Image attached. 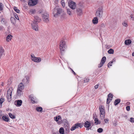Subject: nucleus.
Wrapping results in <instances>:
<instances>
[{
	"label": "nucleus",
	"instance_id": "nucleus-32",
	"mask_svg": "<svg viewBox=\"0 0 134 134\" xmlns=\"http://www.w3.org/2000/svg\"><path fill=\"white\" fill-rule=\"evenodd\" d=\"M8 114L10 118H11L14 119L15 118V116L14 115H13L11 113H9Z\"/></svg>",
	"mask_w": 134,
	"mask_h": 134
},
{
	"label": "nucleus",
	"instance_id": "nucleus-62",
	"mask_svg": "<svg viewBox=\"0 0 134 134\" xmlns=\"http://www.w3.org/2000/svg\"><path fill=\"white\" fill-rule=\"evenodd\" d=\"M21 1H23V2H25V0H20Z\"/></svg>",
	"mask_w": 134,
	"mask_h": 134
},
{
	"label": "nucleus",
	"instance_id": "nucleus-26",
	"mask_svg": "<svg viewBox=\"0 0 134 134\" xmlns=\"http://www.w3.org/2000/svg\"><path fill=\"white\" fill-rule=\"evenodd\" d=\"M106 57L104 56L102 59L101 60V63L102 64H104L106 61Z\"/></svg>",
	"mask_w": 134,
	"mask_h": 134
},
{
	"label": "nucleus",
	"instance_id": "nucleus-34",
	"mask_svg": "<svg viewBox=\"0 0 134 134\" xmlns=\"http://www.w3.org/2000/svg\"><path fill=\"white\" fill-rule=\"evenodd\" d=\"M114 50L112 49H110L108 51V53L110 54H113L114 53Z\"/></svg>",
	"mask_w": 134,
	"mask_h": 134
},
{
	"label": "nucleus",
	"instance_id": "nucleus-35",
	"mask_svg": "<svg viewBox=\"0 0 134 134\" xmlns=\"http://www.w3.org/2000/svg\"><path fill=\"white\" fill-rule=\"evenodd\" d=\"M36 9H31L30 10V13H31V14H34L36 12Z\"/></svg>",
	"mask_w": 134,
	"mask_h": 134
},
{
	"label": "nucleus",
	"instance_id": "nucleus-61",
	"mask_svg": "<svg viewBox=\"0 0 134 134\" xmlns=\"http://www.w3.org/2000/svg\"><path fill=\"white\" fill-rule=\"evenodd\" d=\"M53 134H57V132H53Z\"/></svg>",
	"mask_w": 134,
	"mask_h": 134
},
{
	"label": "nucleus",
	"instance_id": "nucleus-54",
	"mask_svg": "<svg viewBox=\"0 0 134 134\" xmlns=\"http://www.w3.org/2000/svg\"><path fill=\"white\" fill-rule=\"evenodd\" d=\"M99 85H96L94 86V88L95 89H97L98 88Z\"/></svg>",
	"mask_w": 134,
	"mask_h": 134
},
{
	"label": "nucleus",
	"instance_id": "nucleus-37",
	"mask_svg": "<svg viewBox=\"0 0 134 134\" xmlns=\"http://www.w3.org/2000/svg\"><path fill=\"white\" fill-rule=\"evenodd\" d=\"M65 130L67 133L69 132V128L68 126H66L65 127Z\"/></svg>",
	"mask_w": 134,
	"mask_h": 134
},
{
	"label": "nucleus",
	"instance_id": "nucleus-60",
	"mask_svg": "<svg viewBox=\"0 0 134 134\" xmlns=\"http://www.w3.org/2000/svg\"><path fill=\"white\" fill-rule=\"evenodd\" d=\"M106 120V121H108V119H104V121H105ZM105 122H106L105 121Z\"/></svg>",
	"mask_w": 134,
	"mask_h": 134
},
{
	"label": "nucleus",
	"instance_id": "nucleus-8",
	"mask_svg": "<svg viewBox=\"0 0 134 134\" xmlns=\"http://www.w3.org/2000/svg\"><path fill=\"white\" fill-rule=\"evenodd\" d=\"M68 5L69 7L72 9H75L76 7V4L74 2L69 1L68 2Z\"/></svg>",
	"mask_w": 134,
	"mask_h": 134
},
{
	"label": "nucleus",
	"instance_id": "nucleus-23",
	"mask_svg": "<svg viewBox=\"0 0 134 134\" xmlns=\"http://www.w3.org/2000/svg\"><path fill=\"white\" fill-rule=\"evenodd\" d=\"M94 120L95 121V125H97L98 124H100L101 122L100 121H99L98 119L97 118H95Z\"/></svg>",
	"mask_w": 134,
	"mask_h": 134
},
{
	"label": "nucleus",
	"instance_id": "nucleus-48",
	"mask_svg": "<svg viewBox=\"0 0 134 134\" xmlns=\"http://www.w3.org/2000/svg\"><path fill=\"white\" fill-rule=\"evenodd\" d=\"M3 9L2 7V3H0V11H1Z\"/></svg>",
	"mask_w": 134,
	"mask_h": 134
},
{
	"label": "nucleus",
	"instance_id": "nucleus-63",
	"mask_svg": "<svg viewBox=\"0 0 134 134\" xmlns=\"http://www.w3.org/2000/svg\"><path fill=\"white\" fill-rule=\"evenodd\" d=\"M57 134H60L58 132H57Z\"/></svg>",
	"mask_w": 134,
	"mask_h": 134
},
{
	"label": "nucleus",
	"instance_id": "nucleus-42",
	"mask_svg": "<svg viewBox=\"0 0 134 134\" xmlns=\"http://www.w3.org/2000/svg\"><path fill=\"white\" fill-rule=\"evenodd\" d=\"M113 60L112 61H111L108 64V68H109V65H110V66H111L112 65L111 64L113 63Z\"/></svg>",
	"mask_w": 134,
	"mask_h": 134
},
{
	"label": "nucleus",
	"instance_id": "nucleus-44",
	"mask_svg": "<svg viewBox=\"0 0 134 134\" xmlns=\"http://www.w3.org/2000/svg\"><path fill=\"white\" fill-rule=\"evenodd\" d=\"M126 110L128 111H129L130 110V107L129 106H127L126 107Z\"/></svg>",
	"mask_w": 134,
	"mask_h": 134
},
{
	"label": "nucleus",
	"instance_id": "nucleus-20",
	"mask_svg": "<svg viewBox=\"0 0 134 134\" xmlns=\"http://www.w3.org/2000/svg\"><path fill=\"white\" fill-rule=\"evenodd\" d=\"M121 100L120 99H117L115 100L114 102V104L115 105H116L118 104L120 102Z\"/></svg>",
	"mask_w": 134,
	"mask_h": 134
},
{
	"label": "nucleus",
	"instance_id": "nucleus-49",
	"mask_svg": "<svg viewBox=\"0 0 134 134\" xmlns=\"http://www.w3.org/2000/svg\"><path fill=\"white\" fill-rule=\"evenodd\" d=\"M100 26L101 27L104 28L105 27L104 24L103 23H102L100 25Z\"/></svg>",
	"mask_w": 134,
	"mask_h": 134
},
{
	"label": "nucleus",
	"instance_id": "nucleus-53",
	"mask_svg": "<svg viewBox=\"0 0 134 134\" xmlns=\"http://www.w3.org/2000/svg\"><path fill=\"white\" fill-rule=\"evenodd\" d=\"M2 111H0V120L2 119Z\"/></svg>",
	"mask_w": 134,
	"mask_h": 134
},
{
	"label": "nucleus",
	"instance_id": "nucleus-28",
	"mask_svg": "<svg viewBox=\"0 0 134 134\" xmlns=\"http://www.w3.org/2000/svg\"><path fill=\"white\" fill-rule=\"evenodd\" d=\"M12 35H8L7 37L6 38V40L7 41H9L10 40L12 39Z\"/></svg>",
	"mask_w": 134,
	"mask_h": 134
},
{
	"label": "nucleus",
	"instance_id": "nucleus-56",
	"mask_svg": "<svg viewBox=\"0 0 134 134\" xmlns=\"http://www.w3.org/2000/svg\"><path fill=\"white\" fill-rule=\"evenodd\" d=\"M72 72L73 73V74L75 75H76V74L75 73L74 71L72 69Z\"/></svg>",
	"mask_w": 134,
	"mask_h": 134
},
{
	"label": "nucleus",
	"instance_id": "nucleus-11",
	"mask_svg": "<svg viewBox=\"0 0 134 134\" xmlns=\"http://www.w3.org/2000/svg\"><path fill=\"white\" fill-rule=\"evenodd\" d=\"M38 0H31L28 2L29 5L31 6H33L36 5L37 3Z\"/></svg>",
	"mask_w": 134,
	"mask_h": 134
},
{
	"label": "nucleus",
	"instance_id": "nucleus-41",
	"mask_svg": "<svg viewBox=\"0 0 134 134\" xmlns=\"http://www.w3.org/2000/svg\"><path fill=\"white\" fill-rule=\"evenodd\" d=\"M77 125H78V128L79 127L80 128H82L83 127V125L81 124V123H77Z\"/></svg>",
	"mask_w": 134,
	"mask_h": 134
},
{
	"label": "nucleus",
	"instance_id": "nucleus-52",
	"mask_svg": "<svg viewBox=\"0 0 134 134\" xmlns=\"http://www.w3.org/2000/svg\"><path fill=\"white\" fill-rule=\"evenodd\" d=\"M122 24L124 26H126V25H127V24L125 22H124L122 23Z\"/></svg>",
	"mask_w": 134,
	"mask_h": 134
},
{
	"label": "nucleus",
	"instance_id": "nucleus-1",
	"mask_svg": "<svg viewBox=\"0 0 134 134\" xmlns=\"http://www.w3.org/2000/svg\"><path fill=\"white\" fill-rule=\"evenodd\" d=\"M38 16H34V19L32 23L31 24L32 28L36 31H37L38 30V26L37 25V23L41 21Z\"/></svg>",
	"mask_w": 134,
	"mask_h": 134
},
{
	"label": "nucleus",
	"instance_id": "nucleus-25",
	"mask_svg": "<svg viewBox=\"0 0 134 134\" xmlns=\"http://www.w3.org/2000/svg\"><path fill=\"white\" fill-rule=\"evenodd\" d=\"M22 92V90H18L17 89V95L19 96H20L21 95L23 94V93Z\"/></svg>",
	"mask_w": 134,
	"mask_h": 134
},
{
	"label": "nucleus",
	"instance_id": "nucleus-16",
	"mask_svg": "<svg viewBox=\"0 0 134 134\" xmlns=\"http://www.w3.org/2000/svg\"><path fill=\"white\" fill-rule=\"evenodd\" d=\"M24 86L23 83H20L18 85L17 89L22 90L24 89Z\"/></svg>",
	"mask_w": 134,
	"mask_h": 134
},
{
	"label": "nucleus",
	"instance_id": "nucleus-55",
	"mask_svg": "<svg viewBox=\"0 0 134 134\" xmlns=\"http://www.w3.org/2000/svg\"><path fill=\"white\" fill-rule=\"evenodd\" d=\"M62 123V121H58V124L59 125L61 124Z\"/></svg>",
	"mask_w": 134,
	"mask_h": 134
},
{
	"label": "nucleus",
	"instance_id": "nucleus-24",
	"mask_svg": "<svg viewBox=\"0 0 134 134\" xmlns=\"http://www.w3.org/2000/svg\"><path fill=\"white\" fill-rule=\"evenodd\" d=\"M131 41L130 39H128L125 41V45H129L131 44Z\"/></svg>",
	"mask_w": 134,
	"mask_h": 134
},
{
	"label": "nucleus",
	"instance_id": "nucleus-64",
	"mask_svg": "<svg viewBox=\"0 0 134 134\" xmlns=\"http://www.w3.org/2000/svg\"><path fill=\"white\" fill-rule=\"evenodd\" d=\"M94 115H93V119H94V118H95V116H94Z\"/></svg>",
	"mask_w": 134,
	"mask_h": 134
},
{
	"label": "nucleus",
	"instance_id": "nucleus-33",
	"mask_svg": "<svg viewBox=\"0 0 134 134\" xmlns=\"http://www.w3.org/2000/svg\"><path fill=\"white\" fill-rule=\"evenodd\" d=\"M4 51L3 49L0 48V59L1 58L2 55H3V53Z\"/></svg>",
	"mask_w": 134,
	"mask_h": 134
},
{
	"label": "nucleus",
	"instance_id": "nucleus-30",
	"mask_svg": "<svg viewBox=\"0 0 134 134\" xmlns=\"http://www.w3.org/2000/svg\"><path fill=\"white\" fill-rule=\"evenodd\" d=\"M13 9H14V11L17 13H20V10L19 9H18L17 8V7H16L15 6H14L13 7Z\"/></svg>",
	"mask_w": 134,
	"mask_h": 134
},
{
	"label": "nucleus",
	"instance_id": "nucleus-22",
	"mask_svg": "<svg viewBox=\"0 0 134 134\" xmlns=\"http://www.w3.org/2000/svg\"><path fill=\"white\" fill-rule=\"evenodd\" d=\"M64 130L63 127H61L59 129V132L61 134H64Z\"/></svg>",
	"mask_w": 134,
	"mask_h": 134
},
{
	"label": "nucleus",
	"instance_id": "nucleus-57",
	"mask_svg": "<svg viewBox=\"0 0 134 134\" xmlns=\"http://www.w3.org/2000/svg\"><path fill=\"white\" fill-rule=\"evenodd\" d=\"M113 125L114 126H116L117 125V124H116V123H113Z\"/></svg>",
	"mask_w": 134,
	"mask_h": 134
},
{
	"label": "nucleus",
	"instance_id": "nucleus-29",
	"mask_svg": "<svg viewBox=\"0 0 134 134\" xmlns=\"http://www.w3.org/2000/svg\"><path fill=\"white\" fill-rule=\"evenodd\" d=\"M36 109L38 112H42V108L41 107H38L36 108Z\"/></svg>",
	"mask_w": 134,
	"mask_h": 134
},
{
	"label": "nucleus",
	"instance_id": "nucleus-58",
	"mask_svg": "<svg viewBox=\"0 0 134 134\" xmlns=\"http://www.w3.org/2000/svg\"><path fill=\"white\" fill-rule=\"evenodd\" d=\"M132 56H134V52L132 53Z\"/></svg>",
	"mask_w": 134,
	"mask_h": 134
},
{
	"label": "nucleus",
	"instance_id": "nucleus-46",
	"mask_svg": "<svg viewBox=\"0 0 134 134\" xmlns=\"http://www.w3.org/2000/svg\"><path fill=\"white\" fill-rule=\"evenodd\" d=\"M130 121L131 122H134V119L133 118H130Z\"/></svg>",
	"mask_w": 134,
	"mask_h": 134
},
{
	"label": "nucleus",
	"instance_id": "nucleus-38",
	"mask_svg": "<svg viewBox=\"0 0 134 134\" xmlns=\"http://www.w3.org/2000/svg\"><path fill=\"white\" fill-rule=\"evenodd\" d=\"M103 131V129L102 128H98L97 130V131L99 133H101Z\"/></svg>",
	"mask_w": 134,
	"mask_h": 134
},
{
	"label": "nucleus",
	"instance_id": "nucleus-12",
	"mask_svg": "<svg viewBox=\"0 0 134 134\" xmlns=\"http://www.w3.org/2000/svg\"><path fill=\"white\" fill-rule=\"evenodd\" d=\"M113 97V95L110 93L108 95V98L107 100V104H109L111 101L112 100Z\"/></svg>",
	"mask_w": 134,
	"mask_h": 134
},
{
	"label": "nucleus",
	"instance_id": "nucleus-39",
	"mask_svg": "<svg viewBox=\"0 0 134 134\" xmlns=\"http://www.w3.org/2000/svg\"><path fill=\"white\" fill-rule=\"evenodd\" d=\"M4 100V99L3 98H0V106L2 105V104Z\"/></svg>",
	"mask_w": 134,
	"mask_h": 134
},
{
	"label": "nucleus",
	"instance_id": "nucleus-59",
	"mask_svg": "<svg viewBox=\"0 0 134 134\" xmlns=\"http://www.w3.org/2000/svg\"><path fill=\"white\" fill-rule=\"evenodd\" d=\"M62 5L63 6V4H64V5H65V3H63L62 2Z\"/></svg>",
	"mask_w": 134,
	"mask_h": 134
},
{
	"label": "nucleus",
	"instance_id": "nucleus-27",
	"mask_svg": "<svg viewBox=\"0 0 134 134\" xmlns=\"http://www.w3.org/2000/svg\"><path fill=\"white\" fill-rule=\"evenodd\" d=\"M29 78L28 77H26V79H24L23 80V82L24 83L25 81H26V82L25 83L26 84H28L29 83Z\"/></svg>",
	"mask_w": 134,
	"mask_h": 134
},
{
	"label": "nucleus",
	"instance_id": "nucleus-9",
	"mask_svg": "<svg viewBox=\"0 0 134 134\" xmlns=\"http://www.w3.org/2000/svg\"><path fill=\"white\" fill-rule=\"evenodd\" d=\"M99 110L100 111V116H101V115H103L104 116L105 114V110L104 107L103 105H100L99 107Z\"/></svg>",
	"mask_w": 134,
	"mask_h": 134
},
{
	"label": "nucleus",
	"instance_id": "nucleus-51",
	"mask_svg": "<svg viewBox=\"0 0 134 134\" xmlns=\"http://www.w3.org/2000/svg\"><path fill=\"white\" fill-rule=\"evenodd\" d=\"M133 12L134 13V14H133V15L134 16V11H133ZM132 16H133V14H132L130 16L131 17V18H132V20H134V17L133 18Z\"/></svg>",
	"mask_w": 134,
	"mask_h": 134
},
{
	"label": "nucleus",
	"instance_id": "nucleus-31",
	"mask_svg": "<svg viewBox=\"0 0 134 134\" xmlns=\"http://www.w3.org/2000/svg\"><path fill=\"white\" fill-rule=\"evenodd\" d=\"M1 22L3 24L6 25L7 22L6 21H5V19L4 18H2L1 20Z\"/></svg>",
	"mask_w": 134,
	"mask_h": 134
},
{
	"label": "nucleus",
	"instance_id": "nucleus-18",
	"mask_svg": "<svg viewBox=\"0 0 134 134\" xmlns=\"http://www.w3.org/2000/svg\"><path fill=\"white\" fill-rule=\"evenodd\" d=\"M78 128V125H77V123L75 124L73 126L70 128V130L71 131H73L75 129Z\"/></svg>",
	"mask_w": 134,
	"mask_h": 134
},
{
	"label": "nucleus",
	"instance_id": "nucleus-17",
	"mask_svg": "<svg viewBox=\"0 0 134 134\" xmlns=\"http://www.w3.org/2000/svg\"><path fill=\"white\" fill-rule=\"evenodd\" d=\"M76 12L78 15L80 16L82 13V10L80 8H77L76 10Z\"/></svg>",
	"mask_w": 134,
	"mask_h": 134
},
{
	"label": "nucleus",
	"instance_id": "nucleus-43",
	"mask_svg": "<svg viewBox=\"0 0 134 134\" xmlns=\"http://www.w3.org/2000/svg\"><path fill=\"white\" fill-rule=\"evenodd\" d=\"M14 16H15V18L17 19L18 20H19V18L18 17V16L17 14L15 13H14Z\"/></svg>",
	"mask_w": 134,
	"mask_h": 134
},
{
	"label": "nucleus",
	"instance_id": "nucleus-45",
	"mask_svg": "<svg viewBox=\"0 0 134 134\" xmlns=\"http://www.w3.org/2000/svg\"><path fill=\"white\" fill-rule=\"evenodd\" d=\"M89 79L88 78H85L84 80L85 83H87L89 81Z\"/></svg>",
	"mask_w": 134,
	"mask_h": 134
},
{
	"label": "nucleus",
	"instance_id": "nucleus-5",
	"mask_svg": "<svg viewBox=\"0 0 134 134\" xmlns=\"http://www.w3.org/2000/svg\"><path fill=\"white\" fill-rule=\"evenodd\" d=\"M62 12V9L60 8H58L57 9H54L53 12V13L54 14V16L57 17L59 15L61 14Z\"/></svg>",
	"mask_w": 134,
	"mask_h": 134
},
{
	"label": "nucleus",
	"instance_id": "nucleus-2",
	"mask_svg": "<svg viewBox=\"0 0 134 134\" xmlns=\"http://www.w3.org/2000/svg\"><path fill=\"white\" fill-rule=\"evenodd\" d=\"M66 47L65 42L63 41H61L60 43V49L61 54L62 53V52L64 51Z\"/></svg>",
	"mask_w": 134,
	"mask_h": 134
},
{
	"label": "nucleus",
	"instance_id": "nucleus-4",
	"mask_svg": "<svg viewBox=\"0 0 134 134\" xmlns=\"http://www.w3.org/2000/svg\"><path fill=\"white\" fill-rule=\"evenodd\" d=\"M42 17L43 21L47 22L49 21V15L48 13L46 12L42 14Z\"/></svg>",
	"mask_w": 134,
	"mask_h": 134
},
{
	"label": "nucleus",
	"instance_id": "nucleus-14",
	"mask_svg": "<svg viewBox=\"0 0 134 134\" xmlns=\"http://www.w3.org/2000/svg\"><path fill=\"white\" fill-rule=\"evenodd\" d=\"M1 119L2 120H3L6 122H9V118L8 115L7 116L5 115L2 116V119Z\"/></svg>",
	"mask_w": 134,
	"mask_h": 134
},
{
	"label": "nucleus",
	"instance_id": "nucleus-19",
	"mask_svg": "<svg viewBox=\"0 0 134 134\" xmlns=\"http://www.w3.org/2000/svg\"><path fill=\"white\" fill-rule=\"evenodd\" d=\"M92 22L94 24H97L98 22V19L97 17H94L92 20Z\"/></svg>",
	"mask_w": 134,
	"mask_h": 134
},
{
	"label": "nucleus",
	"instance_id": "nucleus-47",
	"mask_svg": "<svg viewBox=\"0 0 134 134\" xmlns=\"http://www.w3.org/2000/svg\"><path fill=\"white\" fill-rule=\"evenodd\" d=\"M104 64H102V63H100V64H99L98 65V67L99 68L101 67Z\"/></svg>",
	"mask_w": 134,
	"mask_h": 134
},
{
	"label": "nucleus",
	"instance_id": "nucleus-21",
	"mask_svg": "<svg viewBox=\"0 0 134 134\" xmlns=\"http://www.w3.org/2000/svg\"><path fill=\"white\" fill-rule=\"evenodd\" d=\"M12 24H13L15 25L16 23V19L13 17H11L10 18Z\"/></svg>",
	"mask_w": 134,
	"mask_h": 134
},
{
	"label": "nucleus",
	"instance_id": "nucleus-7",
	"mask_svg": "<svg viewBox=\"0 0 134 134\" xmlns=\"http://www.w3.org/2000/svg\"><path fill=\"white\" fill-rule=\"evenodd\" d=\"M31 60L35 62L39 63L41 62V58L39 57H37L35 56L34 55L32 54L31 55Z\"/></svg>",
	"mask_w": 134,
	"mask_h": 134
},
{
	"label": "nucleus",
	"instance_id": "nucleus-10",
	"mask_svg": "<svg viewBox=\"0 0 134 134\" xmlns=\"http://www.w3.org/2000/svg\"><path fill=\"white\" fill-rule=\"evenodd\" d=\"M91 125V124L90 121H86L85 122L84 124V126L86 128V130H88L90 129H91L92 127H90Z\"/></svg>",
	"mask_w": 134,
	"mask_h": 134
},
{
	"label": "nucleus",
	"instance_id": "nucleus-13",
	"mask_svg": "<svg viewBox=\"0 0 134 134\" xmlns=\"http://www.w3.org/2000/svg\"><path fill=\"white\" fill-rule=\"evenodd\" d=\"M29 98H30L31 101L33 104L36 103H37V101L36 100V99L34 98L33 95L32 94H31L29 96Z\"/></svg>",
	"mask_w": 134,
	"mask_h": 134
},
{
	"label": "nucleus",
	"instance_id": "nucleus-50",
	"mask_svg": "<svg viewBox=\"0 0 134 134\" xmlns=\"http://www.w3.org/2000/svg\"><path fill=\"white\" fill-rule=\"evenodd\" d=\"M67 11L68 13V14H69V15H70L71 14V12L70 11V9H67Z\"/></svg>",
	"mask_w": 134,
	"mask_h": 134
},
{
	"label": "nucleus",
	"instance_id": "nucleus-3",
	"mask_svg": "<svg viewBox=\"0 0 134 134\" xmlns=\"http://www.w3.org/2000/svg\"><path fill=\"white\" fill-rule=\"evenodd\" d=\"M103 12L102 8V7H100L96 12V15L98 18H101L102 16Z\"/></svg>",
	"mask_w": 134,
	"mask_h": 134
},
{
	"label": "nucleus",
	"instance_id": "nucleus-36",
	"mask_svg": "<svg viewBox=\"0 0 134 134\" xmlns=\"http://www.w3.org/2000/svg\"><path fill=\"white\" fill-rule=\"evenodd\" d=\"M60 118H61V117H60V116H58L54 117V119L55 121H58L59 120Z\"/></svg>",
	"mask_w": 134,
	"mask_h": 134
},
{
	"label": "nucleus",
	"instance_id": "nucleus-40",
	"mask_svg": "<svg viewBox=\"0 0 134 134\" xmlns=\"http://www.w3.org/2000/svg\"><path fill=\"white\" fill-rule=\"evenodd\" d=\"M77 125H78V128L79 127L80 128H82L83 127V125L81 124V123H77Z\"/></svg>",
	"mask_w": 134,
	"mask_h": 134
},
{
	"label": "nucleus",
	"instance_id": "nucleus-15",
	"mask_svg": "<svg viewBox=\"0 0 134 134\" xmlns=\"http://www.w3.org/2000/svg\"><path fill=\"white\" fill-rule=\"evenodd\" d=\"M22 101L21 100H18L15 102L14 103L15 105L17 106L20 107L22 104Z\"/></svg>",
	"mask_w": 134,
	"mask_h": 134
},
{
	"label": "nucleus",
	"instance_id": "nucleus-6",
	"mask_svg": "<svg viewBox=\"0 0 134 134\" xmlns=\"http://www.w3.org/2000/svg\"><path fill=\"white\" fill-rule=\"evenodd\" d=\"M12 91L13 88L12 87H10L8 90L7 95V97L9 101V100H11Z\"/></svg>",
	"mask_w": 134,
	"mask_h": 134
}]
</instances>
